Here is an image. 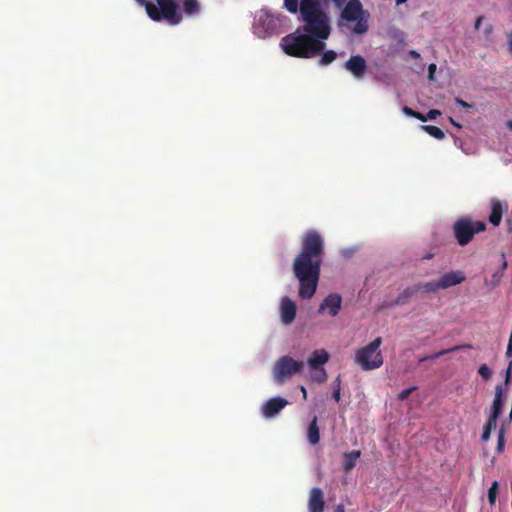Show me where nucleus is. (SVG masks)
<instances>
[{
  "label": "nucleus",
  "instance_id": "1",
  "mask_svg": "<svg viewBox=\"0 0 512 512\" xmlns=\"http://www.w3.org/2000/svg\"><path fill=\"white\" fill-rule=\"evenodd\" d=\"M324 239L314 229L307 230L301 242V250L293 261V273L299 281V297L310 299L316 293L324 255Z\"/></svg>",
  "mask_w": 512,
  "mask_h": 512
},
{
  "label": "nucleus",
  "instance_id": "2",
  "mask_svg": "<svg viewBox=\"0 0 512 512\" xmlns=\"http://www.w3.org/2000/svg\"><path fill=\"white\" fill-rule=\"evenodd\" d=\"M325 46V42L313 38L301 28L284 36L280 41L284 53L296 58H313L322 53Z\"/></svg>",
  "mask_w": 512,
  "mask_h": 512
},
{
  "label": "nucleus",
  "instance_id": "3",
  "mask_svg": "<svg viewBox=\"0 0 512 512\" xmlns=\"http://www.w3.org/2000/svg\"><path fill=\"white\" fill-rule=\"evenodd\" d=\"M148 16L156 22L166 21L170 25H178L182 19V12L175 0H155L153 3L142 0Z\"/></svg>",
  "mask_w": 512,
  "mask_h": 512
},
{
  "label": "nucleus",
  "instance_id": "4",
  "mask_svg": "<svg viewBox=\"0 0 512 512\" xmlns=\"http://www.w3.org/2000/svg\"><path fill=\"white\" fill-rule=\"evenodd\" d=\"M382 338L376 337L369 344L355 352V363L364 371L374 370L383 365V356L380 350Z\"/></svg>",
  "mask_w": 512,
  "mask_h": 512
},
{
  "label": "nucleus",
  "instance_id": "5",
  "mask_svg": "<svg viewBox=\"0 0 512 512\" xmlns=\"http://www.w3.org/2000/svg\"><path fill=\"white\" fill-rule=\"evenodd\" d=\"M485 230V222L474 221L469 217H461L453 224L454 237L460 246H466L472 241L475 234Z\"/></svg>",
  "mask_w": 512,
  "mask_h": 512
},
{
  "label": "nucleus",
  "instance_id": "6",
  "mask_svg": "<svg viewBox=\"0 0 512 512\" xmlns=\"http://www.w3.org/2000/svg\"><path fill=\"white\" fill-rule=\"evenodd\" d=\"M304 368V362L294 360L290 356H281L273 367V377L277 384H283L295 374L300 373Z\"/></svg>",
  "mask_w": 512,
  "mask_h": 512
},
{
  "label": "nucleus",
  "instance_id": "7",
  "mask_svg": "<svg viewBox=\"0 0 512 512\" xmlns=\"http://www.w3.org/2000/svg\"><path fill=\"white\" fill-rule=\"evenodd\" d=\"M345 69L349 71L355 78L361 79L367 71V63L361 55L351 56L344 65Z\"/></svg>",
  "mask_w": 512,
  "mask_h": 512
},
{
  "label": "nucleus",
  "instance_id": "8",
  "mask_svg": "<svg viewBox=\"0 0 512 512\" xmlns=\"http://www.w3.org/2000/svg\"><path fill=\"white\" fill-rule=\"evenodd\" d=\"M288 405V401L283 397H273L269 399L262 407L261 413L265 418H272Z\"/></svg>",
  "mask_w": 512,
  "mask_h": 512
},
{
  "label": "nucleus",
  "instance_id": "9",
  "mask_svg": "<svg viewBox=\"0 0 512 512\" xmlns=\"http://www.w3.org/2000/svg\"><path fill=\"white\" fill-rule=\"evenodd\" d=\"M281 320L285 325L291 324L296 317L297 306L289 297H283L280 305Z\"/></svg>",
  "mask_w": 512,
  "mask_h": 512
},
{
  "label": "nucleus",
  "instance_id": "10",
  "mask_svg": "<svg viewBox=\"0 0 512 512\" xmlns=\"http://www.w3.org/2000/svg\"><path fill=\"white\" fill-rule=\"evenodd\" d=\"M342 306V297L339 294H329L320 304L319 313L328 310V313L334 317L336 316Z\"/></svg>",
  "mask_w": 512,
  "mask_h": 512
},
{
  "label": "nucleus",
  "instance_id": "11",
  "mask_svg": "<svg viewBox=\"0 0 512 512\" xmlns=\"http://www.w3.org/2000/svg\"><path fill=\"white\" fill-rule=\"evenodd\" d=\"M325 501L323 491L319 487L310 490L308 499L309 512H324Z\"/></svg>",
  "mask_w": 512,
  "mask_h": 512
},
{
  "label": "nucleus",
  "instance_id": "12",
  "mask_svg": "<svg viewBox=\"0 0 512 512\" xmlns=\"http://www.w3.org/2000/svg\"><path fill=\"white\" fill-rule=\"evenodd\" d=\"M504 394H505L504 387L501 384H497L495 386V395H494L492 408L488 415V417L493 418V420L494 419L498 420L499 416L502 413V410L504 407Z\"/></svg>",
  "mask_w": 512,
  "mask_h": 512
},
{
  "label": "nucleus",
  "instance_id": "13",
  "mask_svg": "<svg viewBox=\"0 0 512 512\" xmlns=\"http://www.w3.org/2000/svg\"><path fill=\"white\" fill-rule=\"evenodd\" d=\"M466 279L462 271L456 270L445 273L439 280L440 289H447L462 283Z\"/></svg>",
  "mask_w": 512,
  "mask_h": 512
},
{
  "label": "nucleus",
  "instance_id": "14",
  "mask_svg": "<svg viewBox=\"0 0 512 512\" xmlns=\"http://www.w3.org/2000/svg\"><path fill=\"white\" fill-rule=\"evenodd\" d=\"M329 354L323 350H315L312 355L308 358L307 364L310 368L323 367V365L328 362Z\"/></svg>",
  "mask_w": 512,
  "mask_h": 512
},
{
  "label": "nucleus",
  "instance_id": "15",
  "mask_svg": "<svg viewBox=\"0 0 512 512\" xmlns=\"http://www.w3.org/2000/svg\"><path fill=\"white\" fill-rule=\"evenodd\" d=\"M503 215V205L502 203L494 199L491 202V214L489 216V221L492 225L498 226L501 223Z\"/></svg>",
  "mask_w": 512,
  "mask_h": 512
},
{
  "label": "nucleus",
  "instance_id": "16",
  "mask_svg": "<svg viewBox=\"0 0 512 512\" xmlns=\"http://www.w3.org/2000/svg\"><path fill=\"white\" fill-rule=\"evenodd\" d=\"M307 441L311 445H316L320 441V432L318 427V418L314 416L307 428Z\"/></svg>",
  "mask_w": 512,
  "mask_h": 512
},
{
  "label": "nucleus",
  "instance_id": "17",
  "mask_svg": "<svg viewBox=\"0 0 512 512\" xmlns=\"http://www.w3.org/2000/svg\"><path fill=\"white\" fill-rule=\"evenodd\" d=\"M360 456H361L360 450H353L350 452H345L343 454V464H342L343 470L345 472H350L356 466V462L360 458Z\"/></svg>",
  "mask_w": 512,
  "mask_h": 512
},
{
  "label": "nucleus",
  "instance_id": "18",
  "mask_svg": "<svg viewBox=\"0 0 512 512\" xmlns=\"http://www.w3.org/2000/svg\"><path fill=\"white\" fill-rule=\"evenodd\" d=\"M183 12L186 16L191 17L200 12V3L198 0H182Z\"/></svg>",
  "mask_w": 512,
  "mask_h": 512
},
{
  "label": "nucleus",
  "instance_id": "19",
  "mask_svg": "<svg viewBox=\"0 0 512 512\" xmlns=\"http://www.w3.org/2000/svg\"><path fill=\"white\" fill-rule=\"evenodd\" d=\"M472 348H473V346L470 345V344L457 345V346H454L452 348L444 349V350H441L439 352H436V353H434L431 356L423 357V358L420 359V362H424L427 359H438L441 356H444V355L449 354V353L454 352V351H458L460 349H472Z\"/></svg>",
  "mask_w": 512,
  "mask_h": 512
},
{
  "label": "nucleus",
  "instance_id": "20",
  "mask_svg": "<svg viewBox=\"0 0 512 512\" xmlns=\"http://www.w3.org/2000/svg\"><path fill=\"white\" fill-rule=\"evenodd\" d=\"M417 286L416 284L411 287L405 288L396 298L395 304L397 305H404L408 302V299L412 297L413 295L417 294Z\"/></svg>",
  "mask_w": 512,
  "mask_h": 512
},
{
  "label": "nucleus",
  "instance_id": "21",
  "mask_svg": "<svg viewBox=\"0 0 512 512\" xmlns=\"http://www.w3.org/2000/svg\"><path fill=\"white\" fill-rule=\"evenodd\" d=\"M418 293L424 292V293H434L440 289L439 282L437 281H430V282H419L416 284Z\"/></svg>",
  "mask_w": 512,
  "mask_h": 512
},
{
  "label": "nucleus",
  "instance_id": "22",
  "mask_svg": "<svg viewBox=\"0 0 512 512\" xmlns=\"http://www.w3.org/2000/svg\"><path fill=\"white\" fill-rule=\"evenodd\" d=\"M497 426V419L488 417L486 423L483 426V431L481 435L482 441H488L491 435L492 430H494Z\"/></svg>",
  "mask_w": 512,
  "mask_h": 512
},
{
  "label": "nucleus",
  "instance_id": "23",
  "mask_svg": "<svg viewBox=\"0 0 512 512\" xmlns=\"http://www.w3.org/2000/svg\"><path fill=\"white\" fill-rule=\"evenodd\" d=\"M311 372V380L317 383H323L327 380V373L324 367L310 368Z\"/></svg>",
  "mask_w": 512,
  "mask_h": 512
},
{
  "label": "nucleus",
  "instance_id": "24",
  "mask_svg": "<svg viewBox=\"0 0 512 512\" xmlns=\"http://www.w3.org/2000/svg\"><path fill=\"white\" fill-rule=\"evenodd\" d=\"M421 129L428 133L430 136L435 139L442 140L445 138V133L437 126L433 125H422Z\"/></svg>",
  "mask_w": 512,
  "mask_h": 512
},
{
  "label": "nucleus",
  "instance_id": "25",
  "mask_svg": "<svg viewBox=\"0 0 512 512\" xmlns=\"http://www.w3.org/2000/svg\"><path fill=\"white\" fill-rule=\"evenodd\" d=\"M336 58H337L336 52L333 50H328V51L323 52V54L319 60V63H320V65H323V66L329 65Z\"/></svg>",
  "mask_w": 512,
  "mask_h": 512
},
{
  "label": "nucleus",
  "instance_id": "26",
  "mask_svg": "<svg viewBox=\"0 0 512 512\" xmlns=\"http://www.w3.org/2000/svg\"><path fill=\"white\" fill-rule=\"evenodd\" d=\"M498 489H499V484L497 481H494L488 490V502L491 506H493L496 502Z\"/></svg>",
  "mask_w": 512,
  "mask_h": 512
},
{
  "label": "nucleus",
  "instance_id": "27",
  "mask_svg": "<svg viewBox=\"0 0 512 512\" xmlns=\"http://www.w3.org/2000/svg\"><path fill=\"white\" fill-rule=\"evenodd\" d=\"M506 267H507V263H506V261H504L503 264H502V270L498 271V272H495L492 275V278H491V286L492 287H496L500 283L501 278L503 276V270H505Z\"/></svg>",
  "mask_w": 512,
  "mask_h": 512
},
{
  "label": "nucleus",
  "instance_id": "28",
  "mask_svg": "<svg viewBox=\"0 0 512 512\" xmlns=\"http://www.w3.org/2000/svg\"><path fill=\"white\" fill-rule=\"evenodd\" d=\"M478 373L484 380H488L492 375L491 369L486 364L479 367Z\"/></svg>",
  "mask_w": 512,
  "mask_h": 512
},
{
  "label": "nucleus",
  "instance_id": "29",
  "mask_svg": "<svg viewBox=\"0 0 512 512\" xmlns=\"http://www.w3.org/2000/svg\"><path fill=\"white\" fill-rule=\"evenodd\" d=\"M505 447V436H504V429L501 428L498 432V441H497V451L499 453L503 452Z\"/></svg>",
  "mask_w": 512,
  "mask_h": 512
},
{
  "label": "nucleus",
  "instance_id": "30",
  "mask_svg": "<svg viewBox=\"0 0 512 512\" xmlns=\"http://www.w3.org/2000/svg\"><path fill=\"white\" fill-rule=\"evenodd\" d=\"M336 382H338V385L336 387H334L332 398L338 403L340 401V399H341V388H340L341 379H340V376H338L336 378Z\"/></svg>",
  "mask_w": 512,
  "mask_h": 512
},
{
  "label": "nucleus",
  "instance_id": "31",
  "mask_svg": "<svg viewBox=\"0 0 512 512\" xmlns=\"http://www.w3.org/2000/svg\"><path fill=\"white\" fill-rule=\"evenodd\" d=\"M417 389L416 386H412L410 388H407V389H404L402 390L399 394H398V399L403 401V400H406L410 394L415 391Z\"/></svg>",
  "mask_w": 512,
  "mask_h": 512
},
{
  "label": "nucleus",
  "instance_id": "32",
  "mask_svg": "<svg viewBox=\"0 0 512 512\" xmlns=\"http://www.w3.org/2000/svg\"><path fill=\"white\" fill-rule=\"evenodd\" d=\"M511 375H512V360L509 362L508 367L505 372V385H508L511 381Z\"/></svg>",
  "mask_w": 512,
  "mask_h": 512
},
{
  "label": "nucleus",
  "instance_id": "33",
  "mask_svg": "<svg viewBox=\"0 0 512 512\" xmlns=\"http://www.w3.org/2000/svg\"><path fill=\"white\" fill-rule=\"evenodd\" d=\"M440 115H441V111H439L437 109H431L427 113V118H428V120H435Z\"/></svg>",
  "mask_w": 512,
  "mask_h": 512
},
{
  "label": "nucleus",
  "instance_id": "34",
  "mask_svg": "<svg viewBox=\"0 0 512 512\" xmlns=\"http://www.w3.org/2000/svg\"><path fill=\"white\" fill-rule=\"evenodd\" d=\"M436 69H437V66L436 64L432 63L428 66V78L430 80H433L434 79V74L436 72Z\"/></svg>",
  "mask_w": 512,
  "mask_h": 512
},
{
  "label": "nucleus",
  "instance_id": "35",
  "mask_svg": "<svg viewBox=\"0 0 512 512\" xmlns=\"http://www.w3.org/2000/svg\"><path fill=\"white\" fill-rule=\"evenodd\" d=\"M402 111H403V113H404L406 116H408V117H412V118H414V117H415V112H416V111H414L413 109H411V108H409V107H407V106H404V107L402 108Z\"/></svg>",
  "mask_w": 512,
  "mask_h": 512
},
{
  "label": "nucleus",
  "instance_id": "36",
  "mask_svg": "<svg viewBox=\"0 0 512 512\" xmlns=\"http://www.w3.org/2000/svg\"><path fill=\"white\" fill-rule=\"evenodd\" d=\"M455 102L460 105L461 107L465 108V109H468V108H471L472 105L465 102L464 100H462L461 98H455Z\"/></svg>",
  "mask_w": 512,
  "mask_h": 512
},
{
  "label": "nucleus",
  "instance_id": "37",
  "mask_svg": "<svg viewBox=\"0 0 512 512\" xmlns=\"http://www.w3.org/2000/svg\"><path fill=\"white\" fill-rule=\"evenodd\" d=\"M414 118L418 119V120H420L422 122H426L428 120L427 116H425L422 113L417 112V111L415 112V117Z\"/></svg>",
  "mask_w": 512,
  "mask_h": 512
},
{
  "label": "nucleus",
  "instance_id": "38",
  "mask_svg": "<svg viewBox=\"0 0 512 512\" xmlns=\"http://www.w3.org/2000/svg\"><path fill=\"white\" fill-rule=\"evenodd\" d=\"M484 19V16H479L476 21H475V29L476 30H479L480 29V26L482 24V21Z\"/></svg>",
  "mask_w": 512,
  "mask_h": 512
},
{
  "label": "nucleus",
  "instance_id": "39",
  "mask_svg": "<svg viewBox=\"0 0 512 512\" xmlns=\"http://www.w3.org/2000/svg\"><path fill=\"white\" fill-rule=\"evenodd\" d=\"M507 36H508V50L512 54V31Z\"/></svg>",
  "mask_w": 512,
  "mask_h": 512
},
{
  "label": "nucleus",
  "instance_id": "40",
  "mask_svg": "<svg viewBox=\"0 0 512 512\" xmlns=\"http://www.w3.org/2000/svg\"><path fill=\"white\" fill-rule=\"evenodd\" d=\"M301 392L303 394V398L307 399V391H306V388L304 386H301Z\"/></svg>",
  "mask_w": 512,
  "mask_h": 512
},
{
  "label": "nucleus",
  "instance_id": "41",
  "mask_svg": "<svg viewBox=\"0 0 512 512\" xmlns=\"http://www.w3.org/2000/svg\"><path fill=\"white\" fill-rule=\"evenodd\" d=\"M410 55L412 57H414V58H418L419 57V54L416 51H414V50L410 51Z\"/></svg>",
  "mask_w": 512,
  "mask_h": 512
},
{
  "label": "nucleus",
  "instance_id": "42",
  "mask_svg": "<svg viewBox=\"0 0 512 512\" xmlns=\"http://www.w3.org/2000/svg\"><path fill=\"white\" fill-rule=\"evenodd\" d=\"M336 512H344L343 505H338L337 508H336Z\"/></svg>",
  "mask_w": 512,
  "mask_h": 512
},
{
  "label": "nucleus",
  "instance_id": "43",
  "mask_svg": "<svg viewBox=\"0 0 512 512\" xmlns=\"http://www.w3.org/2000/svg\"><path fill=\"white\" fill-rule=\"evenodd\" d=\"M506 125L510 130H512V120L507 121Z\"/></svg>",
  "mask_w": 512,
  "mask_h": 512
},
{
  "label": "nucleus",
  "instance_id": "44",
  "mask_svg": "<svg viewBox=\"0 0 512 512\" xmlns=\"http://www.w3.org/2000/svg\"><path fill=\"white\" fill-rule=\"evenodd\" d=\"M450 121H451V123H452L454 126H456V127H460V125H458V124L456 123V121H454L452 118H450Z\"/></svg>",
  "mask_w": 512,
  "mask_h": 512
},
{
  "label": "nucleus",
  "instance_id": "45",
  "mask_svg": "<svg viewBox=\"0 0 512 512\" xmlns=\"http://www.w3.org/2000/svg\"><path fill=\"white\" fill-rule=\"evenodd\" d=\"M407 0H396V3L398 5L405 3Z\"/></svg>",
  "mask_w": 512,
  "mask_h": 512
},
{
  "label": "nucleus",
  "instance_id": "46",
  "mask_svg": "<svg viewBox=\"0 0 512 512\" xmlns=\"http://www.w3.org/2000/svg\"><path fill=\"white\" fill-rule=\"evenodd\" d=\"M491 30H492V26H491V25H489V26H488V28L486 29V32L488 33V32H490Z\"/></svg>",
  "mask_w": 512,
  "mask_h": 512
},
{
  "label": "nucleus",
  "instance_id": "47",
  "mask_svg": "<svg viewBox=\"0 0 512 512\" xmlns=\"http://www.w3.org/2000/svg\"><path fill=\"white\" fill-rule=\"evenodd\" d=\"M432 256H433L432 254H429V255H427V256H426V257H424V258H425V259H430V258H432Z\"/></svg>",
  "mask_w": 512,
  "mask_h": 512
},
{
  "label": "nucleus",
  "instance_id": "48",
  "mask_svg": "<svg viewBox=\"0 0 512 512\" xmlns=\"http://www.w3.org/2000/svg\"><path fill=\"white\" fill-rule=\"evenodd\" d=\"M333 384H334V387H336L338 385V382H336V379L334 380Z\"/></svg>",
  "mask_w": 512,
  "mask_h": 512
}]
</instances>
